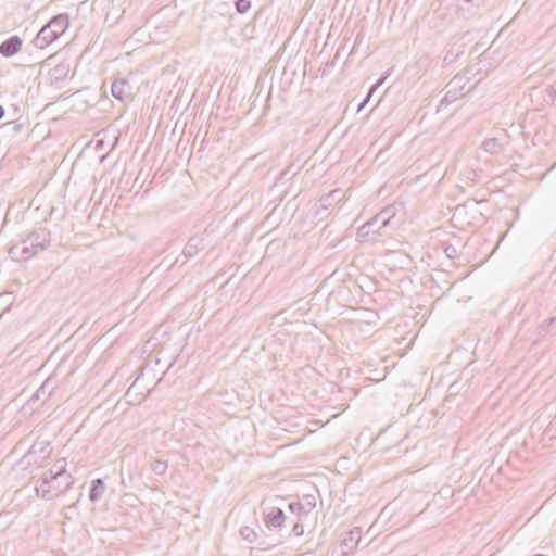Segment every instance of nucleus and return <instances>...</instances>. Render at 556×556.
<instances>
[{
  "label": "nucleus",
  "instance_id": "obj_1",
  "mask_svg": "<svg viewBox=\"0 0 556 556\" xmlns=\"http://www.w3.org/2000/svg\"><path fill=\"white\" fill-rule=\"evenodd\" d=\"M64 31V22L61 18L51 21L46 27H43L38 38L45 41H51L56 39Z\"/></svg>",
  "mask_w": 556,
  "mask_h": 556
},
{
  "label": "nucleus",
  "instance_id": "obj_2",
  "mask_svg": "<svg viewBox=\"0 0 556 556\" xmlns=\"http://www.w3.org/2000/svg\"><path fill=\"white\" fill-rule=\"evenodd\" d=\"M21 47H22V40L18 37L14 36V37H11L8 40H5L0 46V52L4 56H11V55L17 53L21 50Z\"/></svg>",
  "mask_w": 556,
  "mask_h": 556
},
{
  "label": "nucleus",
  "instance_id": "obj_3",
  "mask_svg": "<svg viewBox=\"0 0 556 556\" xmlns=\"http://www.w3.org/2000/svg\"><path fill=\"white\" fill-rule=\"evenodd\" d=\"M248 7H249V2L245 0H239L237 2V8H238V11H240V12H243L245 9H248Z\"/></svg>",
  "mask_w": 556,
  "mask_h": 556
},
{
  "label": "nucleus",
  "instance_id": "obj_4",
  "mask_svg": "<svg viewBox=\"0 0 556 556\" xmlns=\"http://www.w3.org/2000/svg\"><path fill=\"white\" fill-rule=\"evenodd\" d=\"M293 530H294V532H295L298 535H301V534H302V529H300V527H299V526H295Z\"/></svg>",
  "mask_w": 556,
  "mask_h": 556
},
{
  "label": "nucleus",
  "instance_id": "obj_5",
  "mask_svg": "<svg viewBox=\"0 0 556 556\" xmlns=\"http://www.w3.org/2000/svg\"><path fill=\"white\" fill-rule=\"evenodd\" d=\"M3 115H4V110L2 106H0V119L3 117Z\"/></svg>",
  "mask_w": 556,
  "mask_h": 556
}]
</instances>
